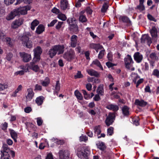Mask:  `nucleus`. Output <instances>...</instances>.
<instances>
[{"label": "nucleus", "mask_w": 159, "mask_h": 159, "mask_svg": "<svg viewBox=\"0 0 159 159\" xmlns=\"http://www.w3.org/2000/svg\"><path fill=\"white\" fill-rule=\"evenodd\" d=\"M1 152V159H11L10 154L12 157H14L15 156L14 152L11 150L7 144H3Z\"/></svg>", "instance_id": "nucleus-1"}, {"label": "nucleus", "mask_w": 159, "mask_h": 159, "mask_svg": "<svg viewBox=\"0 0 159 159\" xmlns=\"http://www.w3.org/2000/svg\"><path fill=\"white\" fill-rule=\"evenodd\" d=\"M64 48L63 45H55L49 50L48 54L50 57L52 58L56 55L57 52H58V55L63 53L64 51Z\"/></svg>", "instance_id": "nucleus-2"}, {"label": "nucleus", "mask_w": 159, "mask_h": 159, "mask_svg": "<svg viewBox=\"0 0 159 159\" xmlns=\"http://www.w3.org/2000/svg\"><path fill=\"white\" fill-rule=\"evenodd\" d=\"M34 52V58L33 61L35 62L39 61L40 59V56L41 54L42 50L40 46H37L33 50Z\"/></svg>", "instance_id": "nucleus-3"}, {"label": "nucleus", "mask_w": 159, "mask_h": 159, "mask_svg": "<svg viewBox=\"0 0 159 159\" xmlns=\"http://www.w3.org/2000/svg\"><path fill=\"white\" fill-rule=\"evenodd\" d=\"M21 40L23 45L27 48H30L32 47V42L29 40V38L26 35L23 36L21 38Z\"/></svg>", "instance_id": "nucleus-4"}, {"label": "nucleus", "mask_w": 159, "mask_h": 159, "mask_svg": "<svg viewBox=\"0 0 159 159\" xmlns=\"http://www.w3.org/2000/svg\"><path fill=\"white\" fill-rule=\"evenodd\" d=\"M16 11L18 13L17 16L20 15H24L27 13V11L30 9V7L29 6H26L23 7L15 9Z\"/></svg>", "instance_id": "nucleus-5"}, {"label": "nucleus", "mask_w": 159, "mask_h": 159, "mask_svg": "<svg viewBox=\"0 0 159 159\" xmlns=\"http://www.w3.org/2000/svg\"><path fill=\"white\" fill-rule=\"evenodd\" d=\"M75 57V52L72 50H70L65 52L63 56V58L68 61H71L72 59L74 58Z\"/></svg>", "instance_id": "nucleus-6"}, {"label": "nucleus", "mask_w": 159, "mask_h": 159, "mask_svg": "<svg viewBox=\"0 0 159 159\" xmlns=\"http://www.w3.org/2000/svg\"><path fill=\"white\" fill-rule=\"evenodd\" d=\"M84 147H80L77 149V155L81 159H88V156L87 153L84 151Z\"/></svg>", "instance_id": "nucleus-7"}, {"label": "nucleus", "mask_w": 159, "mask_h": 159, "mask_svg": "<svg viewBox=\"0 0 159 159\" xmlns=\"http://www.w3.org/2000/svg\"><path fill=\"white\" fill-rule=\"evenodd\" d=\"M59 154L60 159H70L69 151L67 150H60Z\"/></svg>", "instance_id": "nucleus-8"}, {"label": "nucleus", "mask_w": 159, "mask_h": 159, "mask_svg": "<svg viewBox=\"0 0 159 159\" xmlns=\"http://www.w3.org/2000/svg\"><path fill=\"white\" fill-rule=\"evenodd\" d=\"M124 61L126 68L128 69H130L134 62L131 56L129 55H128L125 58Z\"/></svg>", "instance_id": "nucleus-9"}, {"label": "nucleus", "mask_w": 159, "mask_h": 159, "mask_svg": "<svg viewBox=\"0 0 159 159\" xmlns=\"http://www.w3.org/2000/svg\"><path fill=\"white\" fill-rule=\"evenodd\" d=\"M115 116L114 113H110L107 117L105 120L106 125L109 126L111 125L115 120Z\"/></svg>", "instance_id": "nucleus-10"}, {"label": "nucleus", "mask_w": 159, "mask_h": 159, "mask_svg": "<svg viewBox=\"0 0 159 159\" xmlns=\"http://www.w3.org/2000/svg\"><path fill=\"white\" fill-rule=\"evenodd\" d=\"M24 21V20L22 18L15 20L12 23L11 27L13 29L17 28L23 24Z\"/></svg>", "instance_id": "nucleus-11"}, {"label": "nucleus", "mask_w": 159, "mask_h": 159, "mask_svg": "<svg viewBox=\"0 0 159 159\" xmlns=\"http://www.w3.org/2000/svg\"><path fill=\"white\" fill-rule=\"evenodd\" d=\"M141 42L142 43H147L148 46H150L152 43L151 38L148 35L144 34L142 35L141 39Z\"/></svg>", "instance_id": "nucleus-12"}, {"label": "nucleus", "mask_w": 159, "mask_h": 159, "mask_svg": "<svg viewBox=\"0 0 159 159\" xmlns=\"http://www.w3.org/2000/svg\"><path fill=\"white\" fill-rule=\"evenodd\" d=\"M20 55L22 58V61L25 62H27L31 59V57L30 54H28L25 52L20 53Z\"/></svg>", "instance_id": "nucleus-13"}, {"label": "nucleus", "mask_w": 159, "mask_h": 159, "mask_svg": "<svg viewBox=\"0 0 159 159\" xmlns=\"http://www.w3.org/2000/svg\"><path fill=\"white\" fill-rule=\"evenodd\" d=\"M150 32L152 39L156 41L158 38V31L157 28L155 26L153 27L150 30Z\"/></svg>", "instance_id": "nucleus-14"}, {"label": "nucleus", "mask_w": 159, "mask_h": 159, "mask_svg": "<svg viewBox=\"0 0 159 159\" xmlns=\"http://www.w3.org/2000/svg\"><path fill=\"white\" fill-rule=\"evenodd\" d=\"M78 41V37L75 35H72L70 39V45L71 47L75 48L76 47Z\"/></svg>", "instance_id": "nucleus-15"}, {"label": "nucleus", "mask_w": 159, "mask_h": 159, "mask_svg": "<svg viewBox=\"0 0 159 159\" xmlns=\"http://www.w3.org/2000/svg\"><path fill=\"white\" fill-rule=\"evenodd\" d=\"M33 62H30V64L29 66V67L30 69L33 70L35 72H38L40 70L39 67L38 65H35L34 63L35 62L33 60Z\"/></svg>", "instance_id": "nucleus-16"}, {"label": "nucleus", "mask_w": 159, "mask_h": 159, "mask_svg": "<svg viewBox=\"0 0 159 159\" xmlns=\"http://www.w3.org/2000/svg\"><path fill=\"white\" fill-rule=\"evenodd\" d=\"M134 57L135 61L138 63L141 62L143 59V55L139 52L135 53L134 55Z\"/></svg>", "instance_id": "nucleus-17"}, {"label": "nucleus", "mask_w": 159, "mask_h": 159, "mask_svg": "<svg viewBox=\"0 0 159 159\" xmlns=\"http://www.w3.org/2000/svg\"><path fill=\"white\" fill-rule=\"evenodd\" d=\"M17 12L15 9H14L7 16L6 19L8 20L13 19L16 16H17L18 13Z\"/></svg>", "instance_id": "nucleus-18"}, {"label": "nucleus", "mask_w": 159, "mask_h": 159, "mask_svg": "<svg viewBox=\"0 0 159 159\" xmlns=\"http://www.w3.org/2000/svg\"><path fill=\"white\" fill-rule=\"evenodd\" d=\"M28 94L26 96L27 101H30L33 98L34 93L31 89H27Z\"/></svg>", "instance_id": "nucleus-19"}, {"label": "nucleus", "mask_w": 159, "mask_h": 159, "mask_svg": "<svg viewBox=\"0 0 159 159\" xmlns=\"http://www.w3.org/2000/svg\"><path fill=\"white\" fill-rule=\"evenodd\" d=\"M135 104L141 107H143L145 106L148 104L145 101L143 100H139L138 99H136L135 100Z\"/></svg>", "instance_id": "nucleus-20"}, {"label": "nucleus", "mask_w": 159, "mask_h": 159, "mask_svg": "<svg viewBox=\"0 0 159 159\" xmlns=\"http://www.w3.org/2000/svg\"><path fill=\"white\" fill-rule=\"evenodd\" d=\"M68 2L67 0H61L60 7L61 9L65 10L68 8Z\"/></svg>", "instance_id": "nucleus-21"}, {"label": "nucleus", "mask_w": 159, "mask_h": 159, "mask_svg": "<svg viewBox=\"0 0 159 159\" xmlns=\"http://www.w3.org/2000/svg\"><path fill=\"white\" fill-rule=\"evenodd\" d=\"M107 109L112 110L114 111H116L119 110V107L116 105L110 104L107 105L106 107Z\"/></svg>", "instance_id": "nucleus-22"}, {"label": "nucleus", "mask_w": 159, "mask_h": 159, "mask_svg": "<svg viewBox=\"0 0 159 159\" xmlns=\"http://www.w3.org/2000/svg\"><path fill=\"white\" fill-rule=\"evenodd\" d=\"M69 29L70 31L73 32L74 33L76 34L78 31V27L76 24H70L69 27Z\"/></svg>", "instance_id": "nucleus-23"}, {"label": "nucleus", "mask_w": 159, "mask_h": 159, "mask_svg": "<svg viewBox=\"0 0 159 159\" xmlns=\"http://www.w3.org/2000/svg\"><path fill=\"white\" fill-rule=\"evenodd\" d=\"M40 82L43 86L47 87L50 84V80L48 77H46L44 80H40Z\"/></svg>", "instance_id": "nucleus-24"}, {"label": "nucleus", "mask_w": 159, "mask_h": 159, "mask_svg": "<svg viewBox=\"0 0 159 159\" xmlns=\"http://www.w3.org/2000/svg\"><path fill=\"white\" fill-rule=\"evenodd\" d=\"M87 72L89 75L92 76L98 77L99 75V73L97 71L92 69L87 70Z\"/></svg>", "instance_id": "nucleus-25"}, {"label": "nucleus", "mask_w": 159, "mask_h": 159, "mask_svg": "<svg viewBox=\"0 0 159 159\" xmlns=\"http://www.w3.org/2000/svg\"><path fill=\"white\" fill-rule=\"evenodd\" d=\"M9 130L11 138L13 139L15 142H16L18 137L17 134L13 129H10Z\"/></svg>", "instance_id": "nucleus-26"}, {"label": "nucleus", "mask_w": 159, "mask_h": 159, "mask_svg": "<svg viewBox=\"0 0 159 159\" xmlns=\"http://www.w3.org/2000/svg\"><path fill=\"white\" fill-rule=\"evenodd\" d=\"M129 108L126 106H123L122 109V113L124 116H128L129 115Z\"/></svg>", "instance_id": "nucleus-27"}, {"label": "nucleus", "mask_w": 159, "mask_h": 159, "mask_svg": "<svg viewBox=\"0 0 159 159\" xmlns=\"http://www.w3.org/2000/svg\"><path fill=\"white\" fill-rule=\"evenodd\" d=\"M84 11H81L80 13V16L79 17V21L82 23L85 22L87 20L86 16L85 15H83V14L84 13Z\"/></svg>", "instance_id": "nucleus-28"}, {"label": "nucleus", "mask_w": 159, "mask_h": 159, "mask_svg": "<svg viewBox=\"0 0 159 159\" xmlns=\"http://www.w3.org/2000/svg\"><path fill=\"white\" fill-rule=\"evenodd\" d=\"M98 148L100 150H104L106 148L105 143L102 142L98 141L96 143Z\"/></svg>", "instance_id": "nucleus-29"}, {"label": "nucleus", "mask_w": 159, "mask_h": 159, "mask_svg": "<svg viewBox=\"0 0 159 159\" xmlns=\"http://www.w3.org/2000/svg\"><path fill=\"white\" fill-rule=\"evenodd\" d=\"M44 30V27L43 25H39L37 28L36 32L38 34H41Z\"/></svg>", "instance_id": "nucleus-30"}, {"label": "nucleus", "mask_w": 159, "mask_h": 159, "mask_svg": "<svg viewBox=\"0 0 159 159\" xmlns=\"http://www.w3.org/2000/svg\"><path fill=\"white\" fill-rule=\"evenodd\" d=\"M44 99V97L42 96H39L36 98L35 102L38 106H40L42 104Z\"/></svg>", "instance_id": "nucleus-31"}, {"label": "nucleus", "mask_w": 159, "mask_h": 159, "mask_svg": "<svg viewBox=\"0 0 159 159\" xmlns=\"http://www.w3.org/2000/svg\"><path fill=\"white\" fill-rule=\"evenodd\" d=\"M119 19L121 20L124 22L126 23L130 24H131V21L126 16H121L120 17Z\"/></svg>", "instance_id": "nucleus-32"}, {"label": "nucleus", "mask_w": 159, "mask_h": 159, "mask_svg": "<svg viewBox=\"0 0 159 159\" xmlns=\"http://www.w3.org/2000/svg\"><path fill=\"white\" fill-rule=\"evenodd\" d=\"M148 58L150 60L155 61L158 59V57L156 52H152L150 54Z\"/></svg>", "instance_id": "nucleus-33"}, {"label": "nucleus", "mask_w": 159, "mask_h": 159, "mask_svg": "<svg viewBox=\"0 0 159 159\" xmlns=\"http://www.w3.org/2000/svg\"><path fill=\"white\" fill-rule=\"evenodd\" d=\"M103 85H100L97 89V92L98 94L101 95H103Z\"/></svg>", "instance_id": "nucleus-34"}, {"label": "nucleus", "mask_w": 159, "mask_h": 159, "mask_svg": "<svg viewBox=\"0 0 159 159\" xmlns=\"http://www.w3.org/2000/svg\"><path fill=\"white\" fill-rule=\"evenodd\" d=\"M39 24V21L35 19L31 23V28L32 30H34L35 27L36 26Z\"/></svg>", "instance_id": "nucleus-35"}, {"label": "nucleus", "mask_w": 159, "mask_h": 159, "mask_svg": "<svg viewBox=\"0 0 159 159\" xmlns=\"http://www.w3.org/2000/svg\"><path fill=\"white\" fill-rule=\"evenodd\" d=\"M60 89V84L59 83V80L56 81V85H55V89L56 91L54 92V94L56 93L57 94H58V92L59 91Z\"/></svg>", "instance_id": "nucleus-36"}, {"label": "nucleus", "mask_w": 159, "mask_h": 159, "mask_svg": "<svg viewBox=\"0 0 159 159\" xmlns=\"http://www.w3.org/2000/svg\"><path fill=\"white\" fill-rule=\"evenodd\" d=\"M93 64H94L99 67L102 70H103V68L100 62L97 59H96L93 61L92 62Z\"/></svg>", "instance_id": "nucleus-37"}, {"label": "nucleus", "mask_w": 159, "mask_h": 159, "mask_svg": "<svg viewBox=\"0 0 159 159\" xmlns=\"http://www.w3.org/2000/svg\"><path fill=\"white\" fill-rule=\"evenodd\" d=\"M108 4L106 3H105L103 5L101 9V11L102 12L104 13L106 12L108 8Z\"/></svg>", "instance_id": "nucleus-38"}, {"label": "nucleus", "mask_w": 159, "mask_h": 159, "mask_svg": "<svg viewBox=\"0 0 159 159\" xmlns=\"http://www.w3.org/2000/svg\"><path fill=\"white\" fill-rule=\"evenodd\" d=\"M75 95L77 99L81 100L83 99V96L81 93L78 91L76 90L75 92Z\"/></svg>", "instance_id": "nucleus-39"}, {"label": "nucleus", "mask_w": 159, "mask_h": 159, "mask_svg": "<svg viewBox=\"0 0 159 159\" xmlns=\"http://www.w3.org/2000/svg\"><path fill=\"white\" fill-rule=\"evenodd\" d=\"M142 69L144 71L148 70H149V65L148 63L147 62H145L144 64H142Z\"/></svg>", "instance_id": "nucleus-40"}, {"label": "nucleus", "mask_w": 159, "mask_h": 159, "mask_svg": "<svg viewBox=\"0 0 159 159\" xmlns=\"http://www.w3.org/2000/svg\"><path fill=\"white\" fill-rule=\"evenodd\" d=\"M94 132L95 134H96L97 135H98L100 134L101 132V129L100 126L98 125V126H95L94 128Z\"/></svg>", "instance_id": "nucleus-41"}, {"label": "nucleus", "mask_w": 159, "mask_h": 159, "mask_svg": "<svg viewBox=\"0 0 159 159\" xmlns=\"http://www.w3.org/2000/svg\"><path fill=\"white\" fill-rule=\"evenodd\" d=\"M82 93L84 94V97L86 99H88L90 98V95L87 93L86 91L84 90H82Z\"/></svg>", "instance_id": "nucleus-42"}, {"label": "nucleus", "mask_w": 159, "mask_h": 159, "mask_svg": "<svg viewBox=\"0 0 159 159\" xmlns=\"http://www.w3.org/2000/svg\"><path fill=\"white\" fill-rule=\"evenodd\" d=\"M8 87V85L7 84L4 83L2 84L0 83V91L3 90Z\"/></svg>", "instance_id": "nucleus-43"}, {"label": "nucleus", "mask_w": 159, "mask_h": 159, "mask_svg": "<svg viewBox=\"0 0 159 159\" xmlns=\"http://www.w3.org/2000/svg\"><path fill=\"white\" fill-rule=\"evenodd\" d=\"M21 1L23 2L24 3L27 4H30L31 2V0H18L16 3L15 5H16L19 3H20Z\"/></svg>", "instance_id": "nucleus-44"}, {"label": "nucleus", "mask_w": 159, "mask_h": 159, "mask_svg": "<svg viewBox=\"0 0 159 159\" xmlns=\"http://www.w3.org/2000/svg\"><path fill=\"white\" fill-rule=\"evenodd\" d=\"M75 19L74 18H69L67 20V23L69 24L70 26V24H75Z\"/></svg>", "instance_id": "nucleus-45"}, {"label": "nucleus", "mask_w": 159, "mask_h": 159, "mask_svg": "<svg viewBox=\"0 0 159 159\" xmlns=\"http://www.w3.org/2000/svg\"><path fill=\"white\" fill-rule=\"evenodd\" d=\"M58 17L60 19L65 21L66 19V17L65 15L62 13H60L58 15Z\"/></svg>", "instance_id": "nucleus-46"}, {"label": "nucleus", "mask_w": 159, "mask_h": 159, "mask_svg": "<svg viewBox=\"0 0 159 159\" xmlns=\"http://www.w3.org/2000/svg\"><path fill=\"white\" fill-rule=\"evenodd\" d=\"M136 9H138L140 11H143L145 10V7L143 4H139V5H138L136 8Z\"/></svg>", "instance_id": "nucleus-47"}, {"label": "nucleus", "mask_w": 159, "mask_h": 159, "mask_svg": "<svg viewBox=\"0 0 159 159\" xmlns=\"http://www.w3.org/2000/svg\"><path fill=\"white\" fill-rule=\"evenodd\" d=\"M90 47L91 48L96 50V49L99 48V44L91 43L90 44Z\"/></svg>", "instance_id": "nucleus-48"}, {"label": "nucleus", "mask_w": 159, "mask_h": 159, "mask_svg": "<svg viewBox=\"0 0 159 159\" xmlns=\"http://www.w3.org/2000/svg\"><path fill=\"white\" fill-rule=\"evenodd\" d=\"M152 75L156 76L157 78L159 77V70L157 69H154L152 73Z\"/></svg>", "instance_id": "nucleus-49"}, {"label": "nucleus", "mask_w": 159, "mask_h": 159, "mask_svg": "<svg viewBox=\"0 0 159 159\" xmlns=\"http://www.w3.org/2000/svg\"><path fill=\"white\" fill-rule=\"evenodd\" d=\"M7 43L10 46H12L13 45V41L10 38L7 37L6 39Z\"/></svg>", "instance_id": "nucleus-50"}, {"label": "nucleus", "mask_w": 159, "mask_h": 159, "mask_svg": "<svg viewBox=\"0 0 159 159\" xmlns=\"http://www.w3.org/2000/svg\"><path fill=\"white\" fill-rule=\"evenodd\" d=\"M113 128L112 127L108 128L107 130V134L110 136L112 135L113 133Z\"/></svg>", "instance_id": "nucleus-51"}, {"label": "nucleus", "mask_w": 159, "mask_h": 159, "mask_svg": "<svg viewBox=\"0 0 159 159\" xmlns=\"http://www.w3.org/2000/svg\"><path fill=\"white\" fill-rule=\"evenodd\" d=\"M139 119L138 117L133 119L132 120V121L133 122V124L136 126L138 125H139Z\"/></svg>", "instance_id": "nucleus-52"}, {"label": "nucleus", "mask_w": 159, "mask_h": 159, "mask_svg": "<svg viewBox=\"0 0 159 159\" xmlns=\"http://www.w3.org/2000/svg\"><path fill=\"white\" fill-rule=\"evenodd\" d=\"M83 75L82 74L80 71H78L76 75H75L74 77L75 79L82 78L83 77Z\"/></svg>", "instance_id": "nucleus-53"}, {"label": "nucleus", "mask_w": 159, "mask_h": 159, "mask_svg": "<svg viewBox=\"0 0 159 159\" xmlns=\"http://www.w3.org/2000/svg\"><path fill=\"white\" fill-rule=\"evenodd\" d=\"M37 122L38 125L40 126L42 124L43 120L41 117H38L37 118Z\"/></svg>", "instance_id": "nucleus-54"}, {"label": "nucleus", "mask_w": 159, "mask_h": 159, "mask_svg": "<svg viewBox=\"0 0 159 159\" xmlns=\"http://www.w3.org/2000/svg\"><path fill=\"white\" fill-rule=\"evenodd\" d=\"M15 0H4V2L5 4L9 5L12 4Z\"/></svg>", "instance_id": "nucleus-55"}, {"label": "nucleus", "mask_w": 159, "mask_h": 159, "mask_svg": "<svg viewBox=\"0 0 159 159\" xmlns=\"http://www.w3.org/2000/svg\"><path fill=\"white\" fill-rule=\"evenodd\" d=\"M105 53V50H102L99 52V53L98 55V58L99 59H102Z\"/></svg>", "instance_id": "nucleus-56"}, {"label": "nucleus", "mask_w": 159, "mask_h": 159, "mask_svg": "<svg viewBox=\"0 0 159 159\" xmlns=\"http://www.w3.org/2000/svg\"><path fill=\"white\" fill-rule=\"evenodd\" d=\"M13 56V54L11 53H9L7 54L6 57V59L9 61H10L11 60V58Z\"/></svg>", "instance_id": "nucleus-57"}, {"label": "nucleus", "mask_w": 159, "mask_h": 159, "mask_svg": "<svg viewBox=\"0 0 159 159\" xmlns=\"http://www.w3.org/2000/svg\"><path fill=\"white\" fill-rule=\"evenodd\" d=\"M52 12L53 13L58 14L60 13V11L59 9H57L55 7H54L53 8L52 10Z\"/></svg>", "instance_id": "nucleus-58"}, {"label": "nucleus", "mask_w": 159, "mask_h": 159, "mask_svg": "<svg viewBox=\"0 0 159 159\" xmlns=\"http://www.w3.org/2000/svg\"><path fill=\"white\" fill-rule=\"evenodd\" d=\"M147 17L148 19L151 20L153 21L154 22L157 21V20L153 16H152L150 14H148L147 15Z\"/></svg>", "instance_id": "nucleus-59"}, {"label": "nucleus", "mask_w": 159, "mask_h": 159, "mask_svg": "<svg viewBox=\"0 0 159 159\" xmlns=\"http://www.w3.org/2000/svg\"><path fill=\"white\" fill-rule=\"evenodd\" d=\"M80 141L85 142L88 140V137L85 136H81L80 138Z\"/></svg>", "instance_id": "nucleus-60"}, {"label": "nucleus", "mask_w": 159, "mask_h": 159, "mask_svg": "<svg viewBox=\"0 0 159 159\" xmlns=\"http://www.w3.org/2000/svg\"><path fill=\"white\" fill-rule=\"evenodd\" d=\"M54 142L58 145H62L63 144V141L61 140H59L58 139H55L54 140Z\"/></svg>", "instance_id": "nucleus-61"}, {"label": "nucleus", "mask_w": 159, "mask_h": 159, "mask_svg": "<svg viewBox=\"0 0 159 159\" xmlns=\"http://www.w3.org/2000/svg\"><path fill=\"white\" fill-rule=\"evenodd\" d=\"M42 89V87L41 85L38 84H36L35 86V90L41 91Z\"/></svg>", "instance_id": "nucleus-62"}, {"label": "nucleus", "mask_w": 159, "mask_h": 159, "mask_svg": "<svg viewBox=\"0 0 159 159\" xmlns=\"http://www.w3.org/2000/svg\"><path fill=\"white\" fill-rule=\"evenodd\" d=\"M86 11L88 14L91 15L92 14L93 11L89 7H87L86 9Z\"/></svg>", "instance_id": "nucleus-63"}, {"label": "nucleus", "mask_w": 159, "mask_h": 159, "mask_svg": "<svg viewBox=\"0 0 159 159\" xmlns=\"http://www.w3.org/2000/svg\"><path fill=\"white\" fill-rule=\"evenodd\" d=\"M93 98L94 100L96 101H99L101 99L99 94H98L95 95Z\"/></svg>", "instance_id": "nucleus-64"}]
</instances>
